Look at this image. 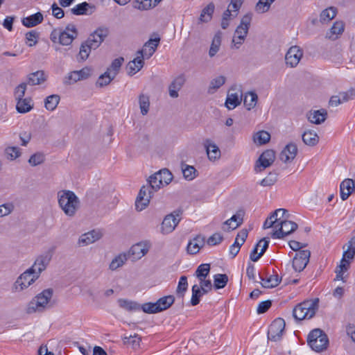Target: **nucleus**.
<instances>
[{"instance_id": "nucleus-1", "label": "nucleus", "mask_w": 355, "mask_h": 355, "mask_svg": "<svg viewBox=\"0 0 355 355\" xmlns=\"http://www.w3.org/2000/svg\"><path fill=\"white\" fill-rule=\"evenodd\" d=\"M58 203L64 213L68 216H73L80 207V200L74 192L63 191L58 193Z\"/></svg>"}, {"instance_id": "nucleus-2", "label": "nucleus", "mask_w": 355, "mask_h": 355, "mask_svg": "<svg viewBox=\"0 0 355 355\" xmlns=\"http://www.w3.org/2000/svg\"><path fill=\"white\" fill-rule=\"evenodd\" d=\"M319 309V299L304 300L295 306L293 315L296 320L311 319Z\"/></svg>"}, {"instance_id": "nucleus-3", "label": "nucleus", "mask_w": 355, "mask_h": 355, "mask_svg": "<svg viewBox=\"0 0 355 355\" xmlns=\"http://www.w3.org/2000/svg\"><path fill=\"white\" fill-rule=\"evenodd\" d=\"M53 288H47L37 294L28 304L26 312L29 314L36 311L42 312L52 307L50 300L53 296Z\"/></svg>"}, {"instance_id": "nucleus-4", "label": "nucleus", "mask_w": 355, "mask_h": 355, "mask_svg": "<svg viewBox=\"0 0 355 355\" xmlns=\"http://www.w3.org/2000/svg\"><path fill=\"white\" fill-rule=\"evenodd\" d=\"M307 343L313 350L320 352L327 348L329 338L324 331L314 329L308 335Z\"/></svg>"}, {"instance_id": "nucleus-5", "label": "nucleus", "mask_w": 355, "mask_h": 355, "mask_svg": "<svg viewBox=\"0 0 355 355\" xmlns=\"http://www.w3.org/2000/svg\"><path fill=\"white\" fill-rule=\"evenodd\" d=\"M251 20V15L246 14L242 17L240 24L236 27L234 37L232 39V43L234 44V46L236 49H239L240 46L244 42L245 39L248 33Z\"/></svg>"}, {"instance_id": "nucleus-6", "label": "nucleus", "mask_w": 355, "mask_h": 355, "mask_svg": "<svg viewBox=\"0 0 355 355\" xmlns=\"http://www.w3.org/2000/svg\"><path fill=\"white\" fill-rule=\"evenodd\" d=\"M39 277V275L35 272L33 268H28L17 279L13 289L15 291H21L34 283Z\"/></svg>"}, {"instance_id": "nucleus-7", "label": "nucleus", "mask_w": 355, "mask_h": 355, "mask_svg": "<svg viewBox=\"0 0 355 355\" xmlns=\"http://www.w3.org/2000/svg\"><path fill=\"white\" fill-rule=\"evenodd\" d=\"M288 216L280 220L278 224L279 227L275 230L271 236L273 239H284L286 236H288L294 232L298 227L296 223L288 220Z\"/></svg>"}, {"instance_id": "nucleus-8", "label": "nucleus", "mask_w": 355, "mask_h": 355, "mask_svg": "<svg viewBox=\"0 0 355 355\" xmlns=\"http://www.w3.org/2000/svg\"><path fill=\"white\" fill-rule=\"evenodd\" d=\"M182 214V210L178 209L166 215L162 223V232L164 234L171 233L180 223Z\"/></svg>"}, {"instance_id": "nucleus-9", "label": "nucleus", "mask_w": 355, "mask_h": 355, "mask_svg": "<svg viewBox=\"0 0 355 355\" xmlns=\"http://www.w3.org/2000/svg\"><path fill=\"white\" fill-rule=\"evenodd\" d=\"M286 323L281 318H276L272 321L268 331V340L277 342L282 339Z\"/></svg>"}, {"instance_id": "nucleus-10", "label": "nucleus", "mask_w": 355, "mask_h": 355, "mask_svg": "<svg viewBox=\"0 0 355 355\" xmlns=\"http://www.w3.org/2000/svg\"><path fill=\"white\" fill-rule=\"evenodd\" d=\"M243 97L241 86L232 85L227 93L225 101V106L229 110H233L241 104Z\"/></svg>"}, {"instance_id": "nucleus-11", "label": "nucleus", "mask_w": 355, "mask_h": 355, "mask_svg": "<svg viewBox=\"0 0 355 355\" xmlns=\"http://www.w3.org/2000/svg\"><path fill=\"white\" fill-rule=\"evenodd\" d=\"M54 252V248H51L49 250L46 251L43 254L39 255L33 265L30 268H33L34 272H36L39 276L40 275L41 272L44 271L47 266L49 264L53 254Z\"/></svg>"}, {"instance_id": "nucleus-12", "label": "nucleus", "mask_w": 355, "mask_h": 355, "mask_svg": "<svg viewBox=\"0 0 355 355\" xmlns=\"http://www.w3.org/2000/svg\"><path fill=\"white\" fill-rule=\"evenodd\" d=\"M110 34V29L106 26L97 28L88 37L87 43H91L92 48L96 49Z\"/></svg>"}, {"instance_id": "nucleus-13", "label": "nucleus", "mask_w": 355, "mask_h": 355, "mask_svg": "<svg viewBox=\"0 0 355 355\" xmlns=\"http://www.w3.org/2000/svg\"><path fill=\"white\" fill-rule=\"evenodd\" d=\"M155 192L148 185L143 186L135 201V207L137 211L144 210L149 204L150 198Z\"/></svg>"}, {"instance_id": "nucleus-14", "label": "nucleus", "mask_w": 355, "mask_h": 355, "mask_svg": "<svg viewBox=\"0 0 355 355\" xmlns=\"http://www.w3.org/2000/svg\"><path fill=\"white\" fill-rule=\"evenodd\" d=\"M311 256V252L309 250H300L295 254L293 259V268L295 271H302L308 263Z\"/></svg>"}, {"instance_id": "nucleus-15", "label": "nucleus", "mask_w": 355, "mask_h": 355, "mask_svg": "<svg viewBox=\"0 0 355 355\" xmlns=\"http://www.w3.org/2000/svg\"><path fill=\"white\" fill-rule=\"evenodd\" d=\"M59 42L62 45H69L76 38L78 31L76 26L72 24H68L65 29L58 32Z\"/></svg>"}, {"instance_id": "nucleus-16", "label": "nucleus", "mask_w": 355, "mask_h": 355, "mask_svg": "<svg viewBox=\"0 0 355 355\" xmlns=\"http://www.w3.org/2000/svg\"><path fill=\"white\" fill-rule=\"evenodd\" d=\"M159 42L160 37L159 36H157L153 39L150 38L144 44L142 49L139 50L137 52V55H141L144 56L146 59H149L156 51Z\"/></svg>"}, {"instance_id": "nucleus-17", "label": "nucleus", "mask_w": 355, "mask_h": 355, "mask_svg": "<svg viewBox=\"0 0 355 355\" xmlns=\"http://www.w3.org/2000/svg\"><path fill=\"white\" fill-rule=\"evenodd\" d=\"M302 55L303 52L298 46H291L285 56L286 64L291 67H296L302 58Z\"/></svg>"}, {"instance_id": "nucleus-18", "label": "nucleus", "mask_w": 355, "mask_h": 355, "mask_svg": "<svg viewBox=\"0 0 355 355\" xmlns=\"http://www.w3.org/2000/svg\"><path fill=\"white\" fill-rule=\"evenodd\" d=\"M248 235V231L247 229H243L237 234L234 243L230 248V254L232 256V258L237 255Z\"/></svg>"}, {"instance_id": "nucleus-19", "label": "nucleus", "mask_w": 355, "mask_h": 355, "mask_svg": "<svg viewBox=\"0 0 355 355\" xmlns=\"http://www.w3.org/2000/svg\"><path fill=\"white\" fill-rule=\"evenodd\" d=\"M287 212V210L285 209H277L273 212L270 214V215L266 218L265 220L263 228V229H268L272 227H275V228L279 227V225L278 224L279 223L280 220H282L281 218H277V216L282 214V218L283 219L284 218V214Z\"/></svg>"}, {"instance_id": "nucleus-20", "label": "nucleus", "mask_w": 355, "mask_h": 355, "mask_svg": "<svg viewBox=\"0 0 355 355\" xmlns=\"http://www.w3.org/2000/svg\"><path fill=\"white\" fill-rule=\"evenodd\" d=\"M297 147L293 143L287 144L279 155V159L284 163L293 161L297 155Z\"/></svg>"}, {"instance_id": "nucleus-21", "label": "nucleus", "mask_w": 355, "mask_h": 355, "mask_svg": "<svg viewBox=\"0 0 355 355\" xmlns=\"http://www.w3.org/2000/svg\"><path fill=\"white\" fill-rule=\"evenodd\" d=\"M186 82V78L184 74H180L177 76L170 84L168 87L169 96L171 98H178V91H180Z\"/></svg>"}, {"instance_id": "nucleus-22", "label": "nucleus", "mask_w": 355, "mask_h": 355, "mask_svg": "<svg viewBox=\"0 0 355 355\" xmlns=\"http://www.w3.org/2000/svg\"><path fill=\"white\" fill-rule=\"evenodd\" d=\"M259 278L261 281V284L263 288H272L277 287L282 281V277L273 271L272 275H270L268 277L266 275L263 277L261 274H259Z\"/></svg>"}, {"instance_id": "nucleus-23", "label": "nucleus", "mask_w": 355, "mask_h": 355, "mask_svg": "<svg viewBox=\"0 0 355 355\" xmlns=\"http://www.w3.org/2000/svg\"><path fill=\"white\" fill-rule=\"evenodd\" d=\"M340 198L346 200L355 191V181L352 179H345L340 185Z\"/></svg>"}, {"instance_id": "nucleus-24", "label": "nucleus", "mask_w": 355, "mask_h": 355, "mask_svg": "<svg viewBox=\"0 0 355 355\" xmlns=\"http://www.w3.org/2000/svg\"><path fill=\"white\" fill-rule=\"evenodd\" d=\"M146 58L141 55H137V58H135L132 61H130L126 67L128 70V73L130 76H132L140 71L144 64V60Z\"/></svg>"}, {"instance_id": "nucleus-25", "label": "nucleus", "mask_w": 355, "mask_h": 355, "mask_svg": "<svg viewBox=\"0 0 355 355\" xmlns=\"http://www.w3.org/2000/svg\"><path fill=\"white\" fill-rule=\"evenodd\" d=\"M205 238L202 235L196 236L193 241H190L187 245V252L190 254H196L205 245Z\"/></svg>"}, {"instance_id": "nucleus-26", "label": "nucleus", "mask_w": 355, "mask_h": 355, "mask_svg": "<svg viewBox=\"0 0 355 355\" xmlns=\"http://www.w3.org/2000/svg\"><path fill=\"white\" fill-rule=\"evenodd\" d=\"M275 158V151L272 150H267L264 151L259 157L257 162L259 165H257V167H262L263 169L270 166L274 162Z\"/></svg>"}, {"instance_id": "nucleus-27", "label": "nucleus", "mask_w": 355, "mask_h": 355, "mask_svg": "<svg viewBox=\"0 0 355 355\" xmlns=\"http://www.w3.org/2000/svg\"><path fill=\"white\" fill-rule=\"evenodd\" d=\"M345 25L341 21H336L331 28L327 32L326 38L331 40H336L343 33Z\"/></svg>"}, {"instance_id": "nucleus-28", "label": "nucleus", "mask_w": 355, "mask_h": 355, "mask_svg": "<svg viewBox=\"0 0 355 355\" xmlns=\"http://www.w3.org/2000/svg\"><path fill=\"white\" fill-rule=\"evenodd\" d=\"M148 250L149 247L146 243H138L131 247L129 253L133 259H139L148 252Z\"/></svg>"}, {"instance_id": "nucleus-29", "label": "nucleus", "mask_w": 355, "mask_h": 355, "mask_svg": "<svg viewBox=\"0 0 355 355\" xmlns=\"http://www.w3.org/2000/svg\"><path fill=\"white\" fill-rule=\"evenodd\" d=\"M308 120L315 124H320L324 122L327 116V112L325 110L322 109L319 110L310 111L306 114Z\"/></svg>"}, {"instance_id": "nucleus-30", "label": "nucleus", "mask_w": 355, "mask_h": 355, "mask_svg": "<svg viewBox=\"0 0 355 355\" xmlns=\"http://www.w3.org/2000/svg\"><path fill=\"white\" fill-rule=\"evenodd\" d=\"M44 17L40 12H37L21 19L22 24L27 28L34 27L43 21Z\"/></svg>"}, {"instance_id": "nucleus-31", "label": "nucleus", "mask_w": 355, "mask_h": 355, "mask_svg": "<svg viewBox=\"0 0 355 355\" xmlns=\"http://www.w3.org/2000/svg\"><path fill=\"white\" fill-rule=\"evenodd\" d=\"M207 154L210 160H216L220 157L219 148L210 139H206L205 142Z\"/></svg>"}, {"instance_id": "nucleus-32", "label": "nucleus", "mask_w": 355, "mask_h": 355, "mask_svg": "<svg viewBox=\"0 0 355 355\" xmlns=\"http://www.w3.org/2000/svg\"><path fill=\"white\" fill-rule=\"evenodd\" d=\"M46 80V76L43 71H37L31 73L28 76L27 85H41Z\"/></svg>"}, {"instance_id": "nucleus-33", "label": "nucleus", "mask_w": 355, "mask_h": 355, "mask_svg": "<svg viewBox=\"0 0 355 355\" xmlns=\"http://www.w3.org/2000/svg\"><path fill=\"white\" fill-rule=\"evenodd\" d=\"M303 142L308 146H314L319 141V137L317 133L311 130H305L302 135Z\"/></svg>"}, {"instance_id": "nucleus-34", "label": "nucleus", "mask_w": 355, "mask_h": 355, "mask_svg": "<svg viewBox=\"0 0 355 355\" xmlns=\"http://www.w3.org/2000/svg\"><path fill=\"white\" fill-rule=\"evenodd\" d=\"M33 103L31 98H25L17 101L16 110L19 113H26L33 108Z\"/></svg>"}, {"instance_id": "nucleus-35", "label": "nucleus", "mask_w": 355, "mask_h": 355, "mask_svg": "<svg viewBox=\"0 0 355 355\" xmlns=\"http://www.w3.org/2000/svg\"><path fill=\"white\" fill-rule=\"evenodd\" d=\"M175 302V297L173 295H166L160 297L157 300L156 304L158 306V313L164 311L171 306Z\"/></svg>"}, {"instance_id": "nucleus-36", "label": "nucleus", "mask_w": 355, "mask_h": 355, "mask_svg": "<svg viewBox=\"0 0 355 355\" xmlns=\"http://www.w3.org/2000/svg\"><path fill=\"white\" fill-rule=\"evenodd\" d=\"M118 304L121 309L129 312L141 310L140 304L135 301L125 299H119Z\"/></svg>"}, {"instance_id": "nucleus-37", "label": "nucleus", "mask_w": 355, "mask_h": 355, "mask_svg": "<svg viewBox=\"0 0 355 355\" xmlns=\"http://www.w3.org/2000/svg\"><path fill=\"white\" fill-rule=\"evenodd\" d=\"M222 35L223 33L220 31H217L214 35L209 51V55L211 58L214 57L219 51L221 44Z\"/></svg>"}, {"instance_id": "nucleus-38", "label": "nucleus", "mask_w": 355, "mask_h": 355, "mask_svg": "<svg viewBox=\"0 0 355 355\" xmlns=\"http://www.w3.org/2000/svg\"><path fill=\"white\" fill-rule=\"evenodd\" d=\"M215 10V6L214 3H209L206 7H205L200 15L199 21L202 23H207L211 21Z\"/></svg>"}, {"instance_id": "nucleus-39", "label": "nucleus", "mask_w": 355, "mask_h": 355, "mask_svg": "<svg viewBox=\"0 0 355 355\" xmlns=\"http://www.w3.org/2000/svg\"><path fill=\"white\" fill-rule=\"evenodd\" d=\"M116 76V73H113V74L111 75L110 68H107V71L98 77L96 85L99 87L107 86L111 83Z\"/></svg>"}, {"instance_id": "nucleus-40", "label": "nucleus", "mask_w": 355, "mask_h": 355, "mask_svg": "<svg viewBox=\"0 0 355 355\" xmlns=\"http://www.w3.org/2000/svg\"><path fill=\"white\" fill-rule=\"evenodd\" d=\"M257 100V94L254 92H249L244 96L243 104L248 110H250L252 108L255 107Z\"/></svg>"}, {"instance_id": "nucleus-41", "label": "nucleus", "mask_w": 355, "mask_h": 355, "mask_svg": "<svg viewBox=\"0 0 355 355\" xmlns=\"http://www.w3.org/2000/svg\"><path fill=\"white\" fill-rule=\"evenodd\" d=\"M123 340L124 345L131 346L132 349H137L140 347L141 338L138 334H135L133 336H125Z\"/></svg>"}, {"instance_id": "nucleus-42", "label": "nucleus", "mask_w": 355, "mask_h": 355, "mask_svg": "<svg viewBox=\"0 0 355 355\" xmlns=\"http://www.w3.org/2000/svg\"><path fill=\"white\" fill-rule=\"evenodd\" d=\"M89 8H94V6H91L89 3L85 1L81 3L76 5L75 7L71 9V12L72 14L75 15H83L92 14V11L88 13Z\"/></svg>"}, {"instance_id": "nucleus-43", "label": "nucleus", "mask_w": 355, "mask_h": 355, "mask_svg": "<svg viewBox=\"0 0 355 355\" xmlns=\"http://www.w3.org/2000/svg\"><path fill=\"white\" fill-rule=\"evenodd\" d=\"M99 234L95 231H91L86 234H83L79 239V243H83L85 245L92 243L99 239Z\"/></svg>"}, {"instance_id": "nucleus-44", "label": "nucleus", "mask_w": 355, "mask_h": 355, "mask_svg": "<svg viewBox=\"0 0 355 355\" xmlns=\"http://www.w3.org/2000/svg\"><path fill=\"white\" fill-rule=\"evenodd\" d=\"M60 99V96L57 94H52L47 96L44 100L46 109L50 111H53L57 107Z\"/></svg>"}, {"instance_id": "nucleus-45", "label": "nucleus", "mask_w": 355, "mask_h": 355, "mask_svg": "<svg viewBox=\"0 0 355 355\" xmlns=\"http://www.w3.org/2000/svg\"><path fill=\"white\" fill-rule=\"evenodd\" d=\"M337 14V10L334 7H329L328 8L324 9L322 11L320 14V21L324 22H328L332 19H334Z\"/></svg>"}, {"instance_id": "nucleus-46", "label": "nucleus", "mask_w": 355, "mask_h": 355, "mask_svg": "<svg viewBox=\"0 0 355 355\" xmlns=\"http://www.w3.org/2000/svg\"><path fill=\"white\" fill-rule=\"evenodd\" d=\"M226 78L224 76H219L210 82L208 92L209 94L214 93L216 89H219L222 85L225 83Z\"/></svg>"}, {"instance_id": "nucleus-47", "label": "nucleus", "mask_w": 355, "mask_h": 355, "mask_svg": "<svg viewBox=\"0 0 355 355\" xmlns=\"http://www.w3.org/2000/svg\"><path fill=\"white\" fill-rule=\"evenodd\" d=\"M228 282V276L226 274H216L214 276V286L216 289L225 287Z\"/></svg>"}, {"instance_id": "nucleus-48", "label": "nucleus", "mask_w": 355, "mask_h": 355, "mask_svg": "<svg viewBox=\"0 0 355 355\" xmlns=\"http://www.w3.org/2000/svg\"><path fill=\"white\" fill-rule=\"evenodd\" d=\"M191 291L192 295L191 299V304L192 306H196L200 303V297L205 295V293L197 284H195L192 286Z\"/></svg>"}, {"instance_id": "nucleus-49", "label": "nucleus", "mask_w": 355, "mask_h": 355, "mask_svg": "<svg viewBox=\"0 0 355 355\" xmlns=\"http://www.w3.org/2000/svg\"><path fill=\"white\" fill-rule=\"evenodd\" d=\"M160 179V176L158 175L157 173L153 174L148 179V186L150 187V189L154 191H157L161 187H163L162 184V182L159 181Z\"/></svg>"}, {"instance_id": "nucleus-50", "label": "nucleus", "mask_w": 355, "mask_h": 355, "mask_svg": "<svg viewBox=\"0 0 355 355\" xmlns=\"http://www.w3.org/2000/svg\"><path fill=\"white\" fill-rule=\"evenodd\" d=\"M158 175L160 176L159 179V182H162V184L168 185L173 180V175L171 171L167 168H163L157 172Z\"/></svg>"}, {"instance_id": "nucleus-51", "label": "nucleus", "mask_w": 355, "mask_h": 355, "mask_svg": "<svg viewBox=\"0 0 355 355\" xmlns=\"http://www.w3.org/2000/svg\"><path fill=\"white\" fill-rule=\"evenodd\" d=\"M236 17V13H232L230 11V8L227 9L223 12L221 19V28L223 29H227L230 25V21L234 19Z\"/></svg>"}, {"instance_id": "nucleus-52", "label": "nucleus", "mask_w": 355, "mask_h": 355, "mask_svg": "<svg viewBox=\"0 0 355 355\" xmlns=\"http://www.w3.org/2000/svg\"><path fill=\"white\" fill-rule=\"evenodd\" d=\"M139 103L142 115H146L149 110L150 101L147 95L141 94L139 96Z\"/></svg>"}, {"instance_id": "nucleus-53", "label": "nucleus", "mask_w": 355, "mask_h": 355, "mask_svg": "<svg viewBox=\"0 0 355 355\" xmlns=\"http://www.w3.org/2000/svg\"><path fill=\"white\" fill-rule=\"evenodd\" d=\"M188 282L187 277L184 275L181 276L176 289V294L179 297H183L185 292L187 291Z\"/></svg>"}, {"instance_id": "nucleus-54", "label": "nucleus", "mask_w": 355, "mask_h": 355, "mask_svg": "<svg viewBox=\"0 0 355 355\" xmlns=\"http://www.w3.org/2000/svg\"><path fill=\"white\" fill-rule=\"evenodd\" d=\"M270 139V135L264 130L259 131L254 136V141L259 145L267 144Z\"/></svg>"}, {"instance_id": "nucleus-55", "label": "nucleus", "mask_w": 355, "mask_h": 355, "mask_svg": "<svg viewBox=\"0 0 355 355\" xmlns=\"http://www.w3.org/2000/svg\"><path fill=\"white\" fill-rule=\"evenodd\" d=\"M126 261L127 258L125 254H119L112 259L109 266V268L111 270H115L121 267Z\"/></svg>"}, {"instance_id": "nucleus-56", "label": "nucleus", "mask_w": 355, "mask_h": 355, "mask_svg": "<svg viewBox=\"0 0 355 355\" xmlns=\"http://www.w3.org/2000/svg\"><path fill=\"white\" fill-rule=\"evenodd\" d=\"M133 6L135 8L141 10H148L154 7L153 0H135Z\"/></svg>"}, {"instance_id": "nucleus-57", "label": "nucleus", "mask_w": 355, "mask_h": 355, "mask_svg": "<svg viewBox=\"0 0 355 355\" xmlns=\"http://www.w3.org/2000/svg\"><path fill=\"white\" fill-rule=\"evenodd\" d=\"M210 271V265L207 263L200 264L196 270V275L199 280L205 279Z\"/></svg>"}, {"instance_id": "nucleus-58", "label": "nucleus", "mask_w": 355, "mask_h": 355, "mask_svg": "<svg viewBox=\"0 0 355 355\" xmlns=\"http://www.w3.org/2000/svg\"><path fill=\"white\" fill-rule=\"evenodd\" d=\"M275 0H259L256 4L255 9L259 13H264L269 10L271 4Z\"/></svg>"}, {"instance_id": "nucleus-59", "label": "nucleus", "mask_w": 355, "mask_h": 355, "mask_svg": "<svg viewBox=\"0 0 355 355\" xmlns=\"http://www.w3.org/2000/svg\"><path fill=\"white\" fill-rule=\"evenodd\" d=\"M91 46V43H87V40L81 44L79 51V57L82 60H85L89 57L92 49H94V48H92Z\"/></svg>"}, {"instance_id": "nucleus-60", "label": "nucleus", "mask_w": 355, "mask_h": 355, "mask_svg": "<svg viewBox=\"0 0 355 355\" xmlns=\"http://www.w3.org/2000/svg\"><path fill=\"white\" fill-rule=\"evenodd\" d=\"M278 174L276 172H270L269 174L263 178L260 184L263 187H270L275 184L277 181Z\"/></svg>"}, {"instance_id": "nucleus-61", "label": "nucleus", "mask_w": 355, "mask_h": 355, "mask_svg": "<svg viewBox=\"0 0 355 355\" xmlns=\"http://www.w3.org/2000/svg\"><path fill=\"white\" fill-rule=\"evenodd\" d=\"M245 212L243 209H239L236 211L235 214H234L229 220H232V222H236V224L234 227H232V230H235L239 227L243 222V216Z\"/></svg>"}, {"instance_id": "nucleus-62", "label": "nucleus", "mask_w": 355, "mask_h": 355, "mask_svg": "<svg viewBox=\"0 0 355 355\" xmlns=\"http://www.w3.org/2000/svg\"><path fill=\"white\" fill-rule=\"evenodd\" d=\"M197 171L193 166L186 165L184 168H182V173L184 178L187 180H192L196 176Z\"/></svg>"}, {"instance_id": "nucleus-63", "label": "nucleus", "mask_w": 355, "mask_h": 355, "mask_svg": "<svg viewBox=\"0 0 355 355\" xmlns=\"http://www.w3.org/2000/svg\"><path fill=\"white\" fill-rule=\"evenodd\" d=\"M141 309L146 313L153 314L158 313L156 302H147L140 305Z\"/></svg>"}, {"instance_id": "nucleus-64", "label": "nucleus", "mask_w": 355, "mask_h": 355, "mask_svg": "<svg viewBox=\"0 0 355 355\" xmlns=\"http://www.w3.org/2000/svg\"><path fill=\"white\" fill-rule=\"evenodd\" d=\"M44 162V155L43 153H36L32 155L28 159V163L33 166H35L39 164H41Z\"/></svg>"}]
</instances>
